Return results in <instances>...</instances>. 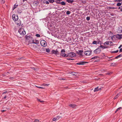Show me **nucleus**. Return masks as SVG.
I'll return each instance as SVG.
<instances>
[{
  "label": "nucleus",
  "instance_id": "f257e3e1",
  "mask_svg": "<svg viewBox=\"0 0 122 122\" xmlns=\"http://www.w3.org/2000/svg\"><path fill=\"white\" fill-rule=\"evenodd\" d=\"M25 38L26 39V40L29 43H30L31 41H32L33 38L32 37L31 35L27 34L25 36Z\"/></svg>",
  "mask_w": 122,
  "mask_h": 122
},
{
  "label": "nucleus",
  "instance_id": "f03ea898",
  "mask_svg": "<svg viewBox=\"0 0 122 122\" xmlns=\"http://www.w3.org/2000/svg\"><path fill=\"white\" fill-rule=\"evenodd\" d=\"M18 32L21 35L24 36L25 34V32L24 28H20Z\"/></svg>",
  "mask_w": 122,
  "mask_h": 122
},
{
  "label": "nucleus",
  "instance_id": "7ed1b4c3",
  "mask_svg": "<svg viewBox=\"0 0 122 122\" xmlns=\"http://www.w3.org/2000/svg\"><path fill=\"white\" fill-rule=\"evenodd\" d=\"M41 45L45 47L47 46L46 42L45 40H42L40 42Z\"/></svg>",
  "mask_w": 122,
  "mask_h": 122
},
{
  "label": "nucleus",
  "instance_id": "20e7f679",
  "mask_svg": "<svg viewBox=\"0 0 122 122\" xmlns=\"http://www.w3.org/2000/svg\"><path fill=\"white\" fill-rule=\"evenodd\" d=\"M101 50L99 47H98L94 51V53L96 54H99L101 52Z\"/></svg>",
  "mask_w": 122,
  "mask_h": 122
},
{
  "label": "nucleus",
  "instance_id": "39448f33",
  "mask_svg": "<svg viewBox=\"0 0 122 122\" xmlns=\"http://www.w3.org/2000/svg\"><path fill=\"white\" fill-rule=\"evenodd\" d=\"M12 18L13 20L15 21H17L18 19V16L17 15L14 14L12 15Z\"/></svg>",
  "mask_w": 122,
  "mask_h": 122
},
{
  "label": "nucleus",
  "instance_id": "423d86ee",
  "mask_svg": "<svg viewBox=\"0 0 122 122\" xmlns=\"http://www.w3.org/2000/svg\"><path fill=\"white\" fill-rule=\"evenodd\" d=\"M76 54L75 53L73 52H71L70 53L68 54V56L71 57H73L76 56Z\"/></svg>",
  "mask_w": 122,
  "mask_h": 122
},
{
  "label": "nucleus",
  "instance_id": "0eeeda50",
  "mask_svg": "<svg viewBox=\"0 0 122 122\" xmlns=\"http://www.w3.org/2000/svg\"><path fill=\"white\" fill-rule=\"evenodd\" d=\"M92 51H86L84 52V54L87 56L90 55L92 54Z\"/></svg>",
  "mask_w": 122,
  "mask_h": 122
},
{
  "label": "nucleus",
  "instance_id": "6e6552de",
  "mask_svg": "<svg viewBox=\"0 0 122 122\" xmlns=\"http://www.w3.org/2000/svg\"><path fill=\"white\" fill-rule=\"evenodd\" d=\"M16 24L18 26H20L21 23V21L20 19L18 20L17 21H15Z\"/></svg>",
  "mask_w": 122,
  "mask_h": 122
},
{
  "label": "nucleus",
  "instance_id": "1a4fd4ad",
  "mask_svg": "<svg viewBox=\"0 0 122 122\" xmlns=\"http://www.w3.org/2000/svg\"><path fill=\"white\" fill-rule=\"evenodd\" d=\"M114 36H116L117 39L119 40H120L122 38V34L119 35L117 34Z\"/></svg>",
  "mask_w": 122,
  "mask_h": 122
},
{
  "label": "nucleus",
  "instance_id": "9d476101",
  "mask_svg": "<svg viewBox=\"0 0 122 122\" xmlns=\"http://www.w3.org/2000/svg\"><path fill=\"white\" fill-rule=\"evenodd\" d=\"M52 53L55 54L56 55H57L59 54V52L57 51V50H53L51 51Z\"/></svg>",
  "mask_w": 122,
  "mask_h": 122
},
{
  "label": "nucleus",
  "instance_id": "9b49d317",
  "mask_svg": "<svg viewBox=\"0 0 122 122\" xmlns=\"http://www.w3.org/2000/svg\"><path fill=\"white\" fill-rule=\"evenodd\" d=\"M102 87H101L100 88H99V86H97V87L95 88L94 89V92H96L98 91L99 90H100L102 89Z\"/></svg>",
  "mask_w": 122,
  "mask_h": 122
},
{
  "label": "nucleus",
  "instance_id": "f8f14e48",
  "mask_svg": "<svg viewBox=\"0 0 122 122\" xmlns=\"http://www.w3.org/2000/svg\"><path fill=\"white\" fill-rule=\"evenodd\" d=\"M86 62L85 61H80L77 63L76 64L77 65H84Z\"/></svg>",
  "mask_w": 122,
  "mask_h": 122
},
{
  "label": "nucleus",
  "instance_id": "ddd939ff",
  "mask_svg": "<svg viewBox=\"0 0 122 122\" xmlns=\"http://www.w3.org/2000/svg\"><path fill=\"white\" fill-rule=\"evenodd\" d=\"M30 43H34L36 44H39V41L36 40H35V42L34 41V40H33L32 41V42H31Z\"/></svg>",
  "mask_w": 122,
  "mask_h": 122
},
{
  "label": "nucleus",
  "instance_id": "4468645a",
  "mask_svg": "<svg viewBox=\"0 0 122 122\" xmlns=\"http://www.w3.org/2000/svg\"><path fill=\"white\" fill-rule=\"evenodd\" d=\"M60 55L62 57H67L68 56V54L67 55L65 53H61L60 54Z\"/></svg>",
  "mask_w": 122,
  "mask_h": 122
},
{
  "label": "nucleus",
  "instance_id": "2eb2a0df",
  "mask_svg": "<svg viewBox=\"0 0 122 122\" xmlns=\"http://www.w3.org/2000/svg\"><path fill=\"white\" fill-rule=\"evenodd\" d=\"M55 2L58 4H61L62 5H66V3L64 1H62L61 2H57L55 1Z\"/></svg>",
  "mask_w": 122,
  "mask_h": 122
},
{
  "label": "nucleus",
  "instance_id": "dca6fc26",
  "mask_svg": "<svg viewBox=\"0 0 122 122\" xmlns=\"http://www.w3.org/2000/svg\"><path fill=\"white\" fill-rule=\"evenodd\" d=\"M69 106L73 108H75L76 106L75 104H69Z\"/></svg>",
  "mask_w": 122,
  "mask_h": 122
},
{
  "label": "nucleus",
  "instance_id": "f3484780",
  "mask_svg": "<svg viewBox=\"0 0 122 122\" xmlns=\"http://www.w3.org/2000/svg\"><path fill=\"white\" fill-rule=\"evenodd\" d=\"M83 52V50H79L78 51L77 53L78 55H82V53Z\"/></svg>",
  "mask_w": 122,
  "mask_h": 122
},
{
  "label": "nucleus",
  "instance_id": "a211bd4d",
  "mask_svg": "<svg viewBox=\"0 0 122 122\" xmlns=\"http://www.w3.org/2000/svg\"><path fill=\"white\" fill-rule=\"evenodd\" d=\"M99 57L98 56H93L92 57L91 59H96L99 58Z\"/></svg>",
  "mask_w": 122,
  "mask_h": 122
},
{
  "label": "nucleus",
  "instance_id": "6ab92c4d",
  "mask_svg": "<svg viewBox=\"0 0 122 122\" xmlns=\"http://www.w3.org/2000/svg\"><path fill=\"white\" fill-rule=\"evenodd\" d=\"M33 3L34 4L36 5H37L39 4V1H35L33 2Z\"/></svg>",
  "mask_w": 122,
  "mask_h": 122
},
{
  "label": "nucleus",
  "instance_id": "aec40b11",
  "mask_svg": "<svg viewBox=\"0 0 122 122\" xmlns=\"http://www.w3.org/2000/svg\"><path fill=\"white\" fill-rule=\"evenodd\" d=\"M100 47L102 48V49H105L107 48V47L104 46L102 45H101L100 46Z\"/></svg>",
  "mask_w": 122,
  "mask_h": 122
},
{
  "label": "nucleus",
  "instance_id": "412c9836",
  "mask_svg": "<svg viewBox=\"0 0 122 122\" xmlns=\"http://www.w3.org/2000/svg\"><path fill=\"white\" fill-rule=\"evenodd\" d=\"M109 44V42L107 41L105 42L104 44V46H105L106 45H108Z\"/></svg>",
  "mask_w": 122,
  "mask_h": 122
},
{
  "label": "nucleus",
  "instance_id": "4be33fe9",
  "mask_svg": "<svg viewBox=\"0 0 122 122\" xmlns=\"http://www.w3.org/2000/svg\"><path fill=\"white\" fill-rule=\"evenodd\" d=\"M74 1V0H68L67 2L68 3L72 4L73 3V2Z\"/></svg>",
  "mask_w": 122,
  "mask_h": 122
},
{
  "label": "nucleus",
  "instance_id": "5701e85b",
  "mask_svg": "<svg viewBox=\"0 0 122 122\" xmlns=\"http://www.w3.org/2000/svg\"><path fill=\"white\" fill-rule=\"evenodd\" d=\"M18 6V5H14V6L13 7V10L15 9L16 8L17 6Z\"/></svg>",
  "mask_w": 122,
  "mask_h": 122
},
{
  "label": "nucleus",
  "instance_id": "b1692460",
  "mask_svg": "<svg viewBox=\"0 0 122 122\" xmlns=\"http://www.w3.org/2000/svg\"><path fill=\"white\" fill-rule=\"evenodd\" d=\"M118 51V50H117L116 51H112L111 53H117Z\"/></svg>",
  "mask_w": 122,
  "mask_h": 122
},
{
  "label": "nucleus",
  "instance_id": "393cba45",
  "mask_svg": "<svg viewBox=\"0 0 122 122\" xmlns=\"http://www.w3.org/2000/svg\"><path fill=\"white\" fill-rule=\"evenodd\" d=\"M122 108L121 107H119L118 108L115 112V113H116L117 111H119Z\"/></svg>",
  "mask_w": 122,
  "mask_h": 122
},
{
  "label": "nucleus",
  "instance_id": "a878e982",
  "mask_svg": "<svg viewBox=\"0 0 122 122\" xmlns=\"http://www.w3.org/2000/svg\"><path fill=\"white\" fill-rule=\"evenodd\" d=\"M112 73V72L109 71L106 73V75H110Z\"/></svg>",
  "mask_w": 122,
  "mask_h": 122
},
{
  "label": "nucleus",
  "instance_id": "bb28decb",
  "mask_svg": "<svg viewBox=\"0 0 122 122\" xmlns=\"http://www.w3.org/2000/svg\"><path fill=\"white\" fill-rule=\"evenodd\" d=\"M49 2L52 3L55 2L54 0H48Z\"/></svg>",
  "mask_w": 122,
  "mask_h": 122
},
{
  "label": "nucleus",
  "instance_id": "cd10ccee",
  "mask_svg": "<svg viewBox=\"0 0 122 122\" xmlns=\"http://www.w3.org/2000/svg\"><path fill=\"white\" fill-rule=\"evenodd\" d=\"M44 3H46L47 4H49V2L47 1H46L45 2H43Z\"/></svg>",
  "mask_w": 122,
  "mask_h": 122
},
{
  "label": "nucleus",
  "instance_id": "c85d7f7f",
  "mask_svg": "<svg viewBox=\"0 0 122 122\" xmlns=\"http://www.w3.org/2000/svg\"><path fill=\"white\" fill-rule=\"evenodd\" d=\"M0 2L2 4H4L5 2V0H0Z\"/></svg>",
  "mask_w": 122,
  "mask_h": 122
},
{
  "label": "nucleus",
  "instance_id": "c756f323",
  "mask_svg": "<svg viewBox=\"0 0 122 122\" xmlns=\"http://www.w3.org/2000/svg\"><path fill=\"white\" fill-rule=\"evenodd\" d=\"M121 5V3H120L119 2L117 3V5L118 6H119Z\"/></svg>",
  "mask_w": 122,
  "mask_h": 122
},
{
  "label": "nucleus",
  "instance_id": "7c9ffc66",
  "mask_svg": "<svg viewBox=\"0 0 122 122\" xmlns=\"http://www.w3.org/2000/svg\"><path fill=\"white\" fill-rule=\"evenodd\" d=\"M119 95V94H117L114 97V99H115L116 98H117L118 97Z\"/></svg>",
  "mask_w": 122,
  "mask_h": 122
},
{
  "label": "nucleus",
  "instance_id": "2f4dec72",
  "mask_svg": "<svg viewBox=\"0 0 122 122\" xmlns=\"http://www.w3.org/2000/svg\"><path fill=\"white\" fill-rule=\"evenodd\" d=\"M46 51L47 52H50V49L49 48H47L46 50Z\"/></svg>",
  "mask_w": 122,
  "mask_h": 122
},
{
  "label": "nucleus",
  "instance_id": "473e14b6",
  "mask_svg": "<svg viewBox=\"0 0 122 122\" xmlns=\"http://www.w3.org/2000/svg\"><path fill=\"white\" fill-rule=\"evenodd\" d=\"M71 13L69 11H67L66 12V14L67 15H68L70 14Z\"/></svg>",
  "mask_w": 122,
  "mask_h": 122
},
{
  "label": "nucleus",
  "instance_id": "72a5a7b5",
  "mask_svg": "<svg viewBox=\"0 0 122 122\" xmlns=\"http://www.w3.org/2000/svg\"><path fill=\"white\" fill-rule=\"evenodd\" d=\"M118 9H120L121 11H122V6L119 7Z\"/></svg>",
  "mask_w": 122,
  "mask_h": 122
},
{
  "label": "nucleus",
  "instance_id": "f704fd0d",
  "mask_svg": "<svg viewBox=\"0 0 122 122\" xmlns=\"http://www.w3.org/2000/svg\"><path fill=\"white\" fill-rule=\"evenodd\" d=\"M97 41H94L93 42L92 44H97Z\"/></svg>",
  "mask_w": 122,
  "mask_h": 122
},
{
  "label": "nucleus",
  "instance_id": "c9c22d12",
  "mask_svg": "<svg viewBox=\"0 0 122 122\" xmlns=\"http://www.w3.org/2000/svg\"><path fill=\"white\" fill-rule=\"evenodd\" d=\"M90 19V17L89 16H87L86 17V19L88 21Z\"/></svg>",
  "mask_w": 122,
  "mask_h": 122
},
{
  "label": "nucleus",
  "instance_id": "e433bc0d",
  "mask_svg": "<svg viewBox=\"0 0 122 122\" xmlns=\"http://www.w3.org/2000/svg\"><path fill=\"white\" fill-rule=\"evenodd\" d=\"M65 52V50L64 49H63L61 50V53Z\"/></svg>",
  "mask_w": 122,
  "mask_h": 122
},
{
  "label": "nucleus",
  "instance_id": "4c0bfd02",
  "mask_svg": "<svg viewBox=\"0 0 122 122\" xmlns=\"http://www.w3.org/2000/svg\"><path fill=\"white\" fill-rule=\"evenodd\" d=\"M61 117L59 116H58L56 117V118L57 120H58Z\"/></svg>",
  "mask_w": 122,
  "mask_h": 122
},
{
  "label": "nucleus",
  "instance_id": "58836bf2",
  "mask_svg": "<svg viewBox=\"0 0 122 122\" xmlns=\"http://www.w3.org/2000/svg\"><path fill=\"white\" fill-rule=\"evenodd\" d=\"M110 43V44H109L110 45V46H112V44H113V43L111 41L109 42V43Z\"/></svg>",
  "mask_w": 122,
  "mask_h": 122
},
{
  "label": "nucleus",
  "instance_id": "ea45409f",
  "mask_svg": "<svg viewBox=\"0 0 122 122\" xmlns=\"http://www.w3.org/2000/svg\"><path fill=\"white\" fill-rule=\"evenodd\" d=\"M116 63H113L111 64V65L112 66H114L116 65Z\"/></svg>",
  "mask_w": 122,
  "mask_h": 122
},
{
  "label": "nucleus",
  "instance_id": "a19ab883",
  "mask_svg": "<svg viewBox=\"0 0 122 122\" xmlns=\"http://www.w3.org/2000/svg\"><path fill=\"white\" fill-rule=\"evenodd\" d=\"M36 36L38 37H40V35L38 34H36Z\"/></svg>",
  "mask_w": 122,
  "mask_h": 122
},
{
  "label": "nucleus",
  "instance_id": "79ce46f5",
  "mask_svg": "<svg viewBox=\"0 0 122 122\" xmlns=\"http://www.w3.org/2000/svg\"><path fill=\"white\" fill-rule=\"evenodd\" d=\"M57 119L56 117H55L53 118L52 119V120L53 121H55Z\"/></svg>",
  "mask_w": 122,
  "mask_h": 122
},
{
  "label": "nucleus",
  "instance_id": "37998d69",
  "mask_svg": "<svg viewBox=\"0 0 122 122\" xmlns=\"http://www.w3.org/2000/svg\"><path fill=\"white\" fill-rule=\"evenodd\" d=\"M39 121L38 119H36L34 122H39Z\"/></svg>",
  "mask_w": 122,
  "mask_h": 122
},
{
  "label": "nucleus",
  "instance_id": "c03bdc74",
  "mask_svg": "<svg viewBox=\"0 0 122 122\" xmlns=\"http://www.w3.org/2000/svg\"><path fill=\"white\" fill-rule=\"evenodd\" d=\"M117 56L118 58H119L120 57H122V55L121 54H120L118 56Z\"/></svg>",
  "mask_w": 122,
  "mask_h": 122
},
{
  "label": "nucleus",
  "instance_id": "a18cd8bd",
  "mask_svg": "<svg viewBox=\"0 0 122 122\" xmlns=\"http://www.w3.org/2000/svg\"><path fill=\"white\" fill-rule=\"evenodd\" d=\"M116 1L117 2H120L122 1V0H116Z\"/></svg>",
  "mask_w": 122,
  "mask_h": 122
},
{
  "label": "nucleus",
  "instance_id": "49530a36",
  "mask_svg": "<svg viewBox=\"0 0 122 122\" xmlns=\"http://www.w3.org/2000/svg\"><path fill=\"white\" fill-rule=\"evenodd\" d=\"M37 100L38 101H40L41 102H44L43 101H41L39 99H37Z\"/></svg>",
  "mask_w": 122,
  "mask_h": 122
},
{
  "label": "nucleus",
  "instance_id": "de8ad7c7",
  "mask_svg": "<svg viewBox=\"0 0 122 122\" xmlns=\"http://www.w3.org/2000/svg\"><path fill=\"white\" fill-rule=\"evenodd\" d=\"M59 79L60 80H65V79L64 78H60Z\"/></svg>",
  "mask_w": 122,
  "mask_h": 122
},
{
  "label": "nucleus",
  "instance_id": "09e8293b",
  "mask_svg": "<svg viewBox=\"0 0 122 122\" xmlns=\"http://www.w3.org/2000/svg\"><path fill=\"white\" fill-rule=\"evenodd\" d=\"M37 87L39 88H42V89H44V88L43 87H39V86H37Z\"/></svg>",
  "mask_w": 122,
  "mask_h": 122
},
{
  "label": "nucleus",
  "instance_id": "8fccbe9b",
  "mask_svg": "<svg viewBox=\"0 0 122 122\" xmlns=\"http://www.w3.org/2000/svg\"><path fill=\"white\" fill-rule=\"evenodd\" d=\"M119 52H122V48L120 49Z\"/></svg>",
  "mask_w": 122,
  "mask_h": 122
},
{
  "label": "nucleus",
  "instance_id": "3c124183",
  "mask_svg": "<svg viewBox=\"0 0 122 122\" xmlns=\"http://www.w3.org/2000/svg\"><path fill=\"white\" fill-rule=\"evenodd\" d=\"M45 84V86H48L49 85V84Z\"/></svg>",
  "mask_w": 122,
  "mask_h": 122
},
{
  "label": "nucleus",
  "instance_id": "603ef678",
  "mask_svg": "<svg viewBox=\"0 0 122 122\" xmlns=\"http://www.w3.org/2000/svg\"><path fill=\"white\" fill-rule=\"evenodd\" d=\"M67 59L68 60H74L73 59H71V58H67Z\"/></svg>",
  "mask_w": 122,
  "mask_h": 122
},
{
  "label": "nucleus",
  "instance_id": "864d4df0",
  "mask_svg": "<svg viewBox=\"0 0 122 122\" xmlns=\"http://www.w3.org/2000/svg\"><path fill=\"white\" fill-rule=\"evenodd\" d=\"M10 79L11 80H13L14 79V78L12 77H10Z\"/></svg>",
  "mask_w": 122,
  "mask_h": 122
},
{
  "label": "nucleus",
  "instance_id": "5fc2aeb1",
  "mask_svg": "<svg viewBox=\"0 0 122 122\" xmlns=\"http://www.w3.org/2000/svg\"><path fill=\"white\" fill-rule=\"evenodd\" d=\"M6 111L5 110H1V111L2 112H4Z\"/></svg>",
  "mask_w": 122,
  "mask_h": 122
},
{
  "label": "nucleus",
  "instance_id": "6e6d98bb",
  "mask_svg": "<svg viewBox=\"0 0 122 122\" xmlns=\"http://www.w3.org/2000/svg\"><path fill=\"white\" fill-rule=\"evenodd\" d=\"M122 46V45H120L118 47V48H120Z\"/></svg>",
  "mask_w": 122,
  "mask_h": 122
},
{
  "label": "nucleus",
  "instance_id": "4d7b16f0",
  "mask_svg": "<svg viewBox=\"0 0 122 122\" xmlns=\"http://www.w3.org/2000/svg\"><path fill=\"white\" fill-rule=\"evenodd\" d=\"M6 97V96L5 95L4 97L3 98V99H5Z\"/></svg>",
  "mask_w": 122,
  "mask_h": 122
},
{
  "label": "nucleus",
  "instance_id": "13d9d810",
  "mask_svg": "<svg viewBox=\"0 0 122 122\" xmlns=\"http://www.w3.org/2000/svg\"><path fill=\"white\" fill-rule=\"evenodd\" d=\"M86 2L85 1H82V3H85Z\"/></svg>",
  "mask_w": 122,
  "mask_h": 122
},
{
  "label": "nucleus",
  "instance_id": "bf43d9fd",
  "mask_svg": "<svg viewBox=\"0 0 122 122\" xmlns=\"http://www.w3.org/2000/svg\"><path fill=\"white\" fill-rule=\"evenodd\" d=\"M118 58V56H117L115 58V59H117Z\"/></svg>",
  "mask_w": 122,
  "mask_h": 122
},
{
  "label": "nucleus",
  "instance_id": "052dcab7",
  "mask_svg": "<svg viewBox=\"0 0 122 122\" xmlns=\"http://www.w3.org/2000/svg\"><path fill=\"white\" fill-rule=\"evenodd\" d=\"M31 69L33 70H35V68L33 67H32Z\"/></svg>",
  "mask_w": 122,
  "mask_h": 122
},
{
  "label": "nucleus",
  "instance_id": "680f3d73",
  "mask_svg": "<svg viewBox=\"0 0 122 122\" xmlns=\"http://www.w3.org/2000/svg\"><path fill=\"white\" fill-rule=\"evenodd\" d=\"M101 43V42L99 40L98 42V43Z\"/></svg>",
  "mask_w": 122,
  "mask_h": 122
},
{
  "label": "nucleus",
  "instance_id": "e2e57ef3",
  "mask_svg": "<svg viewBox=\"0 0 122 122\" xmlns=\"http://www.w3.org/2000/svg\"><path fill=\"white\" fill-rule=\"evenodd\" d=\"M120 32H121V33H122V30H120Z\"/></svg>",
  "mask_w": 122,
  "mask_h": 122
},
{
  "label": "nucleus",
  "instance_id": "0e129e2a",
  "mask_svg": "<svg viewBox=\"0 0 122 122\" xmlns=\"http://www.w3.org/2000/svg\"><path fill=\"white\" fill-rule=\"evenodd\" d=\"M6 92H3V93H2V94H5V93H6Z\"/></svg>",
  "mask_w": 122,
  "mask_h": 122
},
{
  "label": "nucleus",
  "instance_id": "69168bd1",
  "mask_svg": "<svg viewBox=\"0 0 122 122\" xmlns=\"http://www.w3.org/2000/svg\"><path fill=\"white\" fill-rule=\"evenodd\" d=\"M114 59H111L109 60L108 61H112V60H113Z\"/></svg>",
  "mask_w": 122,
  "mask_h": 122
},
{
  "label": "nucleus",
  "instance_id": "338daca9",
  "mask_svg": "<svg viewBox=\"0 0 122 122\" xmlns=\"http://www.w3.org/2000/svg\"><path fill=\"white\" fill-rule=\"evenodd\" d=\"M112 57H107L109 58H112Z\"/></svg>",
  "mask_w": 122,
  "mask_h": 122
},
{
  "label": "nucleus",
  "instance_id": "774afa93",
  "mask_svg": "<svg viewBox=\"0 0 122 122\" xmlns=\"http://www.w3.org/2000/svg\"><path fill=\"white\" fill-rule=\"evenodd\" d=\"M26 0H23V1H26Z\"/></svg>",
  "mask_w": 122,
  "mask_h": 122
}]
</instances>
